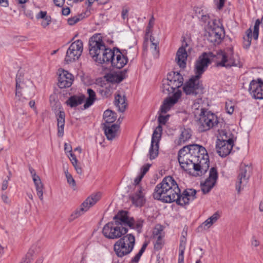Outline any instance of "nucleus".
I'll list each match as a JSON object with an SVG mask.
<instances>
[{"instance_id":"5","label":"nucleus","mask_w":263,"mask_h":263,"mask_svg":"<svg viewBox=\"0 0 263 263\" xmlns=\"http://www.w3.org/2000/svg\"><path fill=\"white\" fill-rule=\"evenodd\" d=\"M170 115L163 116L160 115L158 117L159 125L154 130L151 140V147L149 150L148 156L151 160L155 159L159 153V144L161 138L162 127L161 124L164 125L168 120Z\"/></svg>"},{"instance_id":"43","label":"nucleus","mask_w":263,"mask_h":263,"mask_svg":"<svg viewBox=\"0 0 263 263\" xmlns=\"http://www.w3.org/2000/svg\"><path fill=\"white\" fill-rule=\"evenodd\" d=\"M64 173L65 174V176L67 179V181L68 183L70 186L73 187V190L76 189V183L73 179L72 175L68 172V169L64 170Z\"/></svg>"},{"instance_id":"50","label":"nucleus","mask_w":263,"mask_h":263,"mask_svg":"<svg viewBox=\"0 0 263 263\" xmlns=\"http://www.w3.org/2000/svg\"><path fill=\"white\" fill-rule=\"evenodd\" d=\"M234 105L231 101L226 102L225 108L228 114L231 115L234 111Z\"/></svg>"},{"instance_id":"7","label":"nucleus","mask_w":263,"mask_h":263,"mask_svg":"<svg viewBox=\"0 0 263 263\" xmlns=\"http://www.w3.org/2000/svg\"><path fill=\"white\" fill-rule=\"evenodd\" d=\"M83 49V42L80 40L73 42L67 50L65 61L66 63L72 62L79 59Z\"/></svg>"},{"instance_id":"2","label":"nucleus","mask_w":263,"mask_h":263,"mask_svg":"<svg viewBox=\"0 0 263 263\" xmlns=\"http://www.w3.org/2000/svg\"><path fill=\"white\" fill-rule=\"evenodd\" d=\"M178 159L181 168L189 173L194 170L198 175L201 176L209 168L207 151L204 147L198 144L184 146L178 152Z\"/></svg>"},{"instance_id":"34","label":"nucleus","mask_w":263,"mask_h":263,"mask_svg":"<svg viewBox=\"0 0 263 263\" xmlns=\"http://www.w3.org/2000/svg\"><path fill=\"white\" fill-rule=\"evenodd\" d=\"M107 80L111 83H119L122 81L125 78V73H109L106 76Z\"/></svg>"},{"instance_id":"15","label":"nucleus","mask_w":263,"mask_h":263,"mask_svg":"<svg viewBox=\"0 0 263 263\" xmlns=\"http://www.w3.org/2000/svg\"><path fill=\"white\" fill-rule=\"evenodd\" d=\"M166 80L169 81L172 90L175 91L183 85V78L182 76L179 73L172 72L167 75Z\"/></svg>"},{"instance_id":"16","label":"nucleus","mask_w":263,"mask_h":263,"mask_svg":"<svg viewBox=\"0 0 263 263\" xmlns=\"http://www.w3.org/2000/svg\"><path fill=\"white\" fill-rule=\"evenodd\" d=\"M188 46V44L186 42L182 43L177 53L175 60L177 64L181 68H184L186 66V61L187 57V54L185 48Z\"/></svg>"},{"instance_id":"1","label":"nucleus","mask_w":263,"mask_h":263,"mask_svg":"<svg viewBox=\"0 0 263 263\" xmlns=\"http://www.w3.org/2000/svg\"><path fill=\"white\" fill-rule=\"evenodd\" d=\"M196 193L195 190L190 189L185 190L181 193L176 181L173 177L168 176L156 186L153 197L155 199L164 202H176L178 205L184 206L196 198Z\"/></svg>"},{"instance_id":"20","label":"nucleus","mask_w":263,"mask_h":263,"mask_svg":"<svg viewBox=\"0 0 263 263\" xmlns=\"http://www.w3.org/2000/svg\"><path fill=\"white\" fill-rule=\"evenodd\" d=\"M29 172L31 174L32 179L36 191V194L41 201L43 200L44 185L42 183L40 177L36 174L35 170L31 167L29 168Z\"/></svg>"},{"instance_id":"35","label":"nucleus","mask_w":263,"mask_h":263,"mask_svg":"<svg viewBox=\"0 0 263 263\" xmlns=\"http://www.w3.org/2000/svg\"><path fill=\"white\" fill-rule=\"evenodd\" d=\"M116 114L111 110L107 109L103 114V119L106 123H112L116 120Z\"/></svg>"},{"instance_id":"63","label":"nucleus","mask_w":263,"mask_h":263,"mask_svg":"<svg viewBox=\"0 0 263 263\" xmlns=\"http://www.w3.org/2000/svg\"><path fill=\"white\" fill-rule=\"evenodd\" d=\"M246 36L244 37H246V39H251L252 40V30L251 28L248 29L246 31Z\"/></svg>"},{"instance_id":"19","label":"nucleus","mask_w":263,"mask_h":263,"mask_svg":"<svg viewBox=\"0 0 263 263\" xmlns=\"http://www.w3.org/2000/svg\"><path fill=\"white\" fill-rule=\"evenodd\" d=\"M124 242H123L122 240H118L114 245V251L119 257H122L129 254L132 251V247H130V246H127Z\"/></svg>"},{"instance_id":"21","label":"nucleus","mask_w":263,"mask_h":263,"mask_svg":"<svg viewBox=\"0 0 263 263\" xmlns=\"http://www.w3.org/2000/svg\"><path fill=\"white\" fill-rule=\"evenodd\" d=\"M122 211L123 216L126 218L125 221L127 224L125 223V227L136 229L138 233H140L143 226V220L140 219L135 221L133 218H129L128 217L127 212L124 211Z\"/></svg>"},{"instance_id":"41","label":"nucleus","mask_w":263,"mask_h":263,"mask_svg":"<svg viewBox=\"0 0 263 263\" xmlns=\"http://www.w3.org/2000/svg\"><path fill=\"white\" fill-rule=\"evenodd\" d=\"M217 178L218 172L217 169L215 167H213L210 170L209 176L206 179V180L210 181L215 184Z\"/></svg>"},{"instance_id":"26","label":"nucleus","mask_w":263,"mask_h":263,"mask_svg":"<svg viewBox=\"0 0 263 263\" xmlns=\"http://www.w3.org/2000/svg\"><path fill=\"white\" fill-rule=\"evenodd\" d=\"M119 128V125L116 124L110 126L104 124L103 127L105 135L108 140H112L117 136Z\"/></svg>"},{"instance_id":"13","label":"nucleus","mask_w":263,"mask_h":263,"mask_svg":"<svg viewBox=\"0 0 263 263\" xmlns=\"http://www.w3.org/2000/svg\"><path fill=\"white\" fill-rule=\"evenodd\" d=\"M73 81V76L67 71L62 70L58 78V86L60 88H65L71 86Z\"/></svg>"},{"instance_id":"22","label":"nucleus","mask_w":263,"mask_h":263,"mask_svg":"<svg viewBox=\"0 0 263 263\" xmlns=\"http://www.w3.org/2000/svg\"><path fill=\"white\" fill-rule=\"evenodd\" d=\"M117 49L116 47H114L112 49L106 47L96 61L100 64L111 63V61L112 60L114 56H115Z\"/></svg>"},{"instance_id":"29","label":"nucleus","mask_w":263,"mask_h":263,"mask_svg":"<svg viewBox=\"0 0 263 263\" xmlns=\"http://www.w3.org/2000/svg\"><path fill=\"white\" fill-rule=\"evenodd\" d=\"M114 104L118 107L119 111L124 112L127 105L125 96L119 93L116 95L115 97Z\"/></svg>"},{"instance_id":"53","label":"nucleus","mask_w":263,"mask_h":263,"mask_svg":"<svg viewBox=\"0 0 263 263\" xmlns=\"http://www.w3.org/2000/svg\"><path fill=\"white\" fill-rule=\"evenodd\" d=\"M81 20L80 16H74L68 19V23L69 25H73L78 22H79Z\"/></svg>"},{"instance_id":"44","label":"nucleus","mask_w":263,"mask_h":263,"mask_svg":"<svg viewBox=\"0 0 263 263\" xmlns=\"http://www.w3.org/2000/svg\"><path fill=\"white\" fill-rule=\"evenodd\" d=\"M163 228L161 225H157L155 227L153 234H154V238L155 237H158V236H161L164 237V233L163 232Z\"/></svg>"},{"instance_id":"32","label":"nucleus","mask_w":263,"mask_h":263,"mask_svg":"<svg viewBox=\"0 0 263 263\" xmlns=\"http://www.w3.org/2000/svg\"><path fill=\"white\" fill-rule=\"evenodd\" d=\"M88 97L86 99V101L84 104V109H87L91 106L97 99L96 92L91 88H88L87 90Z\"/></svg>"},{"instance_id":"64","label":"nucleus","mask_w":263,"mask_h":263,"mask_svg":"<svg viewBox=\"0 0 263 263\" xmlns=\"http://www.w3.org/2000/svg\"><path fill=\"white\" fill-rule=\"evenodd\" d=\"M74 169L78 174L81 175L83 173V170L81 164L78 166H75Z\"/></svg>"},{"instance_id":"11","label":"nucleus","mask_w":263,"mask_h":263,"mask_svg":"<svg viewBox=\"0 0 263 263\" xmlns=\"http://www.w3.org/2000/svg\"><path fill=\"white\" fill-rule=\"evenodd\" d=\"M250 167L248 165L241 164L238 173V180L236 183V189L238 192H240L241 185H245L250 177L249 172Z\"/></svg>"},{"instance_id":"3","label":"nucleus","mask_w":263,"mask_h":263,"mask_svg":"<svg viewBox=\"0 0 263 263\" xmlns=\"http://www.w3.org/2000/svg\"><path fill=\"white\" fill-rule=\"evenodd\" d=\"M210 58H215L217 67L230 68L232 66L240 67V63L234 55L233 48H228L225 50H219L214 54L212 52H203L196 60L195 64V78L201 77L211 63Z\"/></svg>"},{"instance_id":"54","label":"nucleus","mask_w":263,"mask_h":263,"mask_svg":"<svg viewBox=\"0 0 263 263\" xmlns=\"http://www.w3.org/2000/svg\"><path fill=\"white\" fill-rule=\"evenodd\" d=\"M215 3L218 10H221L224 6L225 0H214Z\"/></svg>"},{"instance_id":"28","label":"nucleus","mask_w":263,"mask_h":263,"mask_svg":"<svg viewBox=\"0 0 263 263\" xmlns=\"http://www.w3.org/2000/svg\"><path fill=\"white\" fill-rule=\"evenodd\" d=\"M65 114L63 111H60L57 115L58 136L62 137L64 135Z\"/></svg>"},{"instance_id":"58","label":"nucleus","mask_w":263,"mask_h":263,"mask_svg":"<svg viewBox=\"0 0 263 263\" xmlns=\"http://www.w3.org/2000/svg\"><path fill=\"white\" fill-rule=\"evenodd\" d=\"M251 39H246L243 37V47L246 49H248L250 46L251 43Z\"/></svg>"},{"instance_id":"57","label":"nucleus","mask_w":263,"mask_h":263,"mask_svg":"<svg viewBox=\"0 0 263 263\" xmlns=\"http://www.w3.org/2000/svg\"><path fill=\"white\" fill-rule=\"evenodd\" d=\"M49 15H47L46 11H41L36 15V17L37 19L42 18L43 20L48 17Z\"/></svg>"},{"instance_id":"18","label":"nucleus","mask_w":263,"mask_h":263,"mask_svg":"<svg viewBox=\"0 0 263 263\" xmlns=\"http://www.w3.org/2000/svg\"><path fill=\"white\" fill-rule=\"evenodd\" d=\"M114 57L110 64L112 67L116 68L121 69L123 68L128 62L127 58L118 48Z\"/></svg>"},{"instance_id":"60","label":"nucleus","mask_w":263,"mask_h":263,"mask_svg":"<svg viewBox=\"0 0 263 263\" xmlns=\"http://www.w3.org/2000/svg\"><path fill=\"white\" fill-rule=\"evenodd\" d=\"M122 17L123 19L125 20V18H128V10L126 8H123L122 11Z\"/></svg>"},{"instance_id":"49","label":"nucleus","mask_w":263,"mask_h":263,"mask_svg":"<svg viewBox=\"0 0 263 263\" xmlns=\"http://www.w3.org/2000/svg\"><path fill=\"white\" fill-rule=\"evenodd\" d=\"M158 43H152L151 44L150 48L154 56L158 57L159 55Z\"/></svg>"},{"instance_id":"30","label":"nucleus","mask_w":263,"mask_h":263,"mask_svg":"<svg viewBox=\"0 0 263 263\" xmlns=\"http://www.w3.org/2000/svg\"><path fill=\"white\" fill-rule=\"evenodd\" d=\"M85 99V96L84 95L79 96L74 95L69 98L66 101V103L71 107H74L81 104Z\"/></svg>"},{"instance_id":"46","label":"nucleus","mask_w":263,"mask_h":263,"mask_svg":"<svg viewBox=\"0 0 263 263\" xmlns=\"http://www.w3.org/2000/svg\"><path fill=\"white\" fill-rule=\"evenodd\" d=\"M185 248V242L181 241L179 245L178 260H184V253Z\"/></svg>"},{"instance_id":"56","label":"nucleus","mask_w":263,"mask_h":263,"mask_svg":"<svg viewBox=\"0 0 263 263\" xmlns=\"http://www.w3.org/2000/svg\"><path fill=\"white\" fill-rule=\"evenodd\" d=\"M142 254H143L142 253L139 251V252L133 258H132V259H131L130 262L131 263H137L139 261Z\"/></svg>"},{"instance_id":"42","label":"nucleus","mask_w":263,"mask_h":263,"mask_svg":"<svg viewBox=\"0 0 263 263\" xmlns=\"http://www.w3.org/2000/svg\"><path fill=\"white\" fill-rule=\"evenodd\" d=\"M171 87L168 80L164 79L163 80L162 91L163 93L168 95L172 93H175V92L174 90H172Z\"/></svg>"},{"instance_id":"6","label":"nucleus","mask_w":263,"mask_h":263,"mask_svg":"<svg viewBox=\"0 0 263 263\" xmlns=\"http://www.w3.org/2000/svg\"><path fill=\"white\" fill-rule=\"evenodd\" d=\"M198 120L199 129L201 132H204L215 128L219 123L217 117L211 111L201 108Z\"/></svg>"},{"instance_id":"24","label":"nucleus","mask_w":263,"mask_h":263,"mask_svg":"<svg viewBox=\"0 0 263 263\" xmlns=\"http://www.w3.org/2000/svg\"><path fill=\"white\" fill-rule=\"evenodd\" d=\"M102 197L101 192H97L89 196L84 202L81 204L82 206L87 211L91 207L98 202Z\"/></svg>"},{"instance_id":"14","label":"nucleus","mask_w":263,"mask_h":263,"mask_svg":"<svg viewBox=\"0 0 263 263\" xmlns=\"http://www.w3.org/2000/svg\"><path fill=\"white\" fill-rule=\"evenodd\" d=\"M224 36V30L218 26L212 28L209 32L208 40L215 45L219 44Z\"/></svg>"},{"instance_id":"27","label":"nucleus","mask_w":263,"mask_h":263,"mask_svg":"<svg viewBox=\"0 0 263 263\" xmlns=\"http://www.w3.org/2000/svg\"><path fill=\"white\" fill-rule=\"evenodd\" d=\"M236 138L230 130H218V135L217 140L224 141V142L231 143L234 144Z\"/></svg>"},{"instance_id":"4","label":"nucleus","mask_w":263,"mask_h":263,"mask_svg":"<svg viewBox=\"0 0 263 263\" xmlns=\"http://www.w3.org/2000/svg\"><path fill=\"white\" fill-rule=\"evenodd\" d=\"M113 221L108 222L103 228L102 233L107 238L115 239L121 238L127 233L125 227L126 218L123 216L122 211L119 212L113 218Z\"/></svg>"},{"instance_id":"47","label":"nucleus","mask_w":263,"mask_h":263,"mask_svg":"<svg viewBox=\"0 0 263 263\" xmlns=\"http://www.w3.org/2000/svg\"><path fill=\"white\" fill-rule=\"evenodd\" d=\"M260 24V21L259 19L256 20L254 26V30L253 33V36L255 40H257L259 34V26Z\"/></svg>"},{"instance_id":"33","label":"nucleus","mask_w":263,"mask_h":263,"mask_svg":"<svg viewBox=\"0 0 263 263\" xmlns=\"http://www.w3.org/2000/svg\"><path fill=\"white\" fill-rule=\"evenodd\" d=\"M192 134L190 129H183L177 140L176 143L178 145H181L188 141L191 137Z\"/></svg>"},{"instance_id":"45","label":"nucleus","mask_w":263,"mask_h":263,"mask_svg":"<svg viewBox=\"0 0 263 263\" xmlns=\"http://www.w3.org/2000/svg\"><path fill=\"white\" fill-rule=\"evenodd\" d=\"M163 237L158 236V237L154 238L156 239L154 243V249L156 250H159L162 249L164 243Z\"/></svg>"},{"instance_id":"38","label":"nucleus","mask_w":263,"mask_h":263,"mask_svg":"<svg viewBox=\"0 0 263 263\" xmlns=\"http://www.w3.org/2000/svg\"><path fill=\"white\" fill-rule=\"evenodd\" d=\"M87 212V211L81 205L79 208L76 209L70 215L69 218V221H72L78 218L82 215H83L84 213Z\"/></svg>"},{"instance_id":"31","label":"nucleus","mask_w":263,"mask_h":263,"mask_svg":"<svg viewBox=\"0 0 263 263\" xmlns=\"http://www.w3.org/2000/svg\"><path fill=\"white\" fill-rule=\"evenodd\" d=\"M220 214L218 212L214 213L211 217L208 218L201 225V227L204 229L210 228L220 218Z\"/></svg>"},{"instance_id":"40","label":"nucleus","mask_w":263,"mask_h":263,"mask_svg":"<svg viewBox=\"0 0 263 263\" xmlns=\"http://www.w3.org/2000/svg\"><path fill=\"white\" fill-rule=\"evenodd\" d=\"M199 19L204 26L208 27H212L211 23L213 21V20L210 17L209 14L205 13L204 15L199 16Z\"/></svg>"},{"instance_id":"52","label":"nucleus","mask_w":263,"mask_h":263,"mask_svg":"<svg viewBox=\"0 0 263 263\" xmlns=\"http://www.w3.org/2000/svg\"><path fill=\"white\" fill-rule=\"evenodd\" d=\"M51 22V18L50 16H48L42 20L41 25L43 28H45L50 24Z\"/></svg>"},{"instance_id":"17","label":"nucleus","mask_w":263,"mask_h":263,"mask_svg":"<svg viewBox=\"0 0 263 263\" xmlns=\"http://www.w3.org/2000/svg\"><path fill=\"white\" fill-rule=\"evenodd\" d=\"M234 146L231 143L224 142L219 140L216 141V148L218 154L221 157H226L229 155Z\"/></svg>"},{"instance_id":"59","label":"nucleus","mask_w":263,"mask_h":263,"mask_svg":"<svg viewBox=\"0 0 263 263\" xmlns=\"http://www.w3.org/2000/svg\"><path fill=\"white\" fill-rule=\"evenodd\" d=\"M260 245V242L255 236H253L251 239V245L257 247Z\"/></svg>"},{"instance_id":"48","label":"nucleus","mask_w":263,"mask_h":263,"mask_svg":"<svg viewBox=\"0 0 263 263\" xmlns=\"http://www.w3.org/2000/svg\"><path fill=\"white\" fill-rule=\"evenodd\" d=\"M99 93L103 97H108L111 95L110 89L107 87H101L99 89Z\"/></svg>"},{"instance_id":"39","label":"nucleus","mask_w":263,"mask_h":263,"mask_svg":"<svg viewBox=\"0 0 263 263\" xmlns=\"http://www.w3.org/2000/svg\"><path fill=\"white\" fill-rule=\"evenodd\" d=\"M215 184L212 182L206 179L204 183H201V189L202 192L204 194L208 193L214 187Z\"/></svg>"},{"instance_id":"62","label":"nucleus","mask_w":263,"mask_h":263,"mask_svg":"<svg viewBox=\"0 0 263 263\" xmlns=\"http://www.w3.org/2000/svg\"><path fill=\"white\" fill-rule=\"evenodd\" d=\"M65 0H53L55 5L61 7L64 4Z\"/></svg>"},{"instance_id":"10","label":"nucleus","mask_w":263,"mask_h":263,"mask_svg":"<svg viewBox=\"0 0 263 263\" xmlns=\"http://www.w3.org/2000/svg\"><path fill=\"white\" fill-rule=\"evenodd\" d=\"M249 91L253 98L255 99H263V81L261 79L253 80L249 85Z\"/></svg>"},{"instance_id":"51","label":"nucleus","mask_w":263,"mask_h":263,"mask_svg":"<svg viewBox=\"0 0 263 263\" xmlns=\"http://www.w3.org/2000/svg\"><path fill=\"white\" fill-rule=\"evenodd\" d=\"M194 11L195 12L196 15L199 18V16H202V15H204L205 13H206L204 11V9L200 7H195Z\"/></svg>"},{"instance_id":"8","label":"nucleus","mask_w":263,"mask_h":263,"mask_svg":"<svg viewBox=\"0 0 263 263\" xmlns=\"http://www.w3.org/2000/svg\"><path fill=\"white\" fill-rule=\"evenodd\" d=\"M199 78L193 76L184 84L183 89L186 95L196 96L202 91L203 87Z\"/></svg>"},{"instance_id":"61","label":"nucleus","mask_w":263,"mask_h":263,"mask_svg":"<svg viewBox=\"0 0 263 263\" xmlns=\"http://www.w3.org/2000/svg\"><path fill=\"white\" fill-rule=\"evenodd\" d=\"M154 17L153 16H152L151 18L149 21V23L148 24V26L147 27V31H149V30L153 27L154 24Z\"/></svg>"},{"instance_id":"9","label":"nucleus","mask_w":263,"mask_h":263,"mask_svg":"<svg viewBox=\"0 0 263 263\" xmlns=\"http://www.w3.org/2000/svg\"><path fill=\"white\" fill-rule=\"evenodd\" d=\"M89 53L96 61L106 47L105 43L100 38L93 36L89 40Z\"/></svg>"},{"instance_id":"12","label":"nucleus","mask_w":263,"mask_h":263,"mask_svg":"<svg viewBox=\"0 0 263 263\" xmlns=\"http://www.w3.org/2000/svg\"><path fill=\"white\" fill-rule=\"evenodd\" d=\"M181 95V91L180 90H178L174 93L172 97L166 98L161 106L160 111L161 113L165 114L177 102Z\"/></svg>"},{"instance_id":"37","label":"nucleus","mask_w":263,"mask_h":263,"mask_svg":"<svg viewBox=\"0 0 263 263\" xmlns=\"http://www.w3.org/2000/svg\"><path fill=\"white\" fill-rule=\"evenodd\" d=\"M120 240H122V241H125V243L127 246L132 247V250H133L135 244V236L131 234H127L125 236H124L120 238Z\"/></svg>"},{"instance_id":"36","label":"nucleus","mask_w":263,"mask_h":263,"mask_svg":"<svg viewBox=\"0 0 263 263\" xmlns=\"http://www.w3.org/2000/svg\"><path fill=\"white\" fill-rule=\"evenodd\" d=\"M120 240H122V241H125V243L127 246L132 247V250H133L135 244V236L131 234H127L125 236H124L120 238Z\"/></svg>"},{"instance_id":"23","label":"nucleus","mask_w":263,"mask_h":263,"mask_svg":"<svg viewBox=\"0 0 263 263\" xmlns=\"http://www.w3.org/2000/svg\"><path fill=\"white\" fill-rule=\"evenodd\" d=\"M133 204L137 206H142L145 202L144 194L141 186H138L136 192L129 196Z\"/></svg>"},{"instance_id":"25","label":"nucleus","mask_w":263,"mask_h":263,"mask_svg":"<svg viewBox=\"0 0 263 263\" xmlns=\"http://www.w3.org/2000/svg\"><path fill=\"white\" fill-rule=\"evenodd\" d=\"M102 197L101 192H97L89 196L84 202L81 204L82 206L87 211L91 207L98 202Z\"/></svg>"},{"instance_id":"55","label":"nucleus","mask_w":263,"mask_h":263,"mask_svg":"<svg viewBox=\"0 0 263 263\" xmlns=\"http://www.w3.org/2000/svg\"><path fill=\"white\" fill-rule=\"evenodd\" d=\"M151 164H146L145 165H143L142 167L141 168V175H142V176H144V175L148 172V171L149 169V167H151Z\"/></svg>"}]
</instances>
